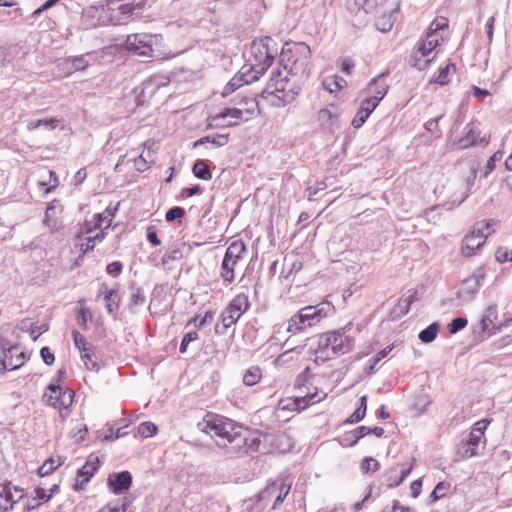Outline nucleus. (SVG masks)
Listing matches in <instances>:
<instances>
[{
  "instance_id": "nucleus-8",
  "label": "nucleus",
  "mask_w": 512,
  "mask_h": 512,
  "mask_svg": "<svg viewBox=\"0 0 512 512\" xmlns=\"http://www.w3.org/2000/svg\"><path fill=\"white\" fill-rule=\"evenodd\" d=\"M74 393L70 389L62 390L56 384L51 383L43 394V400L54 408H67L72 404Z\"/></svg>"
},
{
  "instance_id": "nucleus-42",
  "label": "nucleus",
  "mask_w": 512,
  "mask_h": 512,
  "mask_svg": "<svg viewBox=\"0 0 512 512\" xmlns=\"http://www.w3.org/2000/svg\"><path fill=\"white\" fill-rule=\"evenodd\" d=\"M58 122L56 118L29 120L27 127L28 130H35L40 126H45L48 130H53L57 127Z\"/></svg>"
},
{
  "instance_id": "nucleus-9",
  "label": "nucleus",
  "mask_w": 512,
  "mask_h": 512,
  "mask_svg": "<svg viewBox=\"0 0 512 512\" xmlns=\"http://www.w3.org/2000/svg\"><path fill=\"white\" fill-rule=\"evenodd\" d=\"M105 7H109V24H125L134 18L130 3H123L121 0H107Z\"/></svg>"
},
{
  "instance_id": "nucleus-40",
  "label": "nucleus",
  "mask_w": 512,
  "mask_h": 512,
  "mask_svg": "<svg viewBox=\"0 0 512 512\" xmlns=\"http://www.w3.org/2000/svg\"><path fill=\"white\" fill-rule=\"evenodd\" d=\"M438 331H439V324L434 322V323L430 324L428 327H426L425 329H423L422 331H420L418 338L423 343H431L437 337Z\"/></svg>"
},
{
  "instance_id": "nucleus-41",
  "label": "nucleus",
  "mask_w": 512,
  "mask_h": 512,
  "mask_svg": "<svg viewBox=\"0 0 512 512\" xmlns=\"http://www.w3.org/2000/svg\"><path fill=\"white\" fill-rule=\"evenodd\" d=\"M237 258H223L222 260V273L221 276L227 282H232L234 279V266L236 265Z\"/></svg>"
},
{
  "instance_id": "nucleus-44",
  "label": "nucleus",
  "mask_w": 512,
  "mask_h": 512,
  "mask_svg": "<svg viewBox=\"0 0 512 512\" xmlns=\"http://www.w3.org/2000/svg\"><path fill=\"white\" fill-rule=\"evenodd\" d=\"M346 85H347L346 80L339 76H334L332 78H326L323 81L324 88L327 89L330 93L336 92V91L342 89Z\"/></svg>"
},
{
  "instance_id": "nucleus-60",
  "label": "nucleus",
  "mask_w": 512,
  "mask_h": 512,
  "mask_svg": "<svg viewBox=\"0 0 512 512\" xmlns=\"http://www.w3.org/2000/svg\"><path fill=\"white\" fill-rule=\"evenodd\" d=\"M184 214H185V211L182 207L175 206V207L170 208L166 212L165 219L168 222H173L175 220H180L184 216Z\"/></svg>"
},
{
  "instance_id": "nucleus-13",
  "label": "nucleus",
  "mask_w": 512,
  "mask_h": 512,
  "mask_svg": "<svg viewBox=\"0 0 512 512\" xmlns=\"http://www.w3.org/2000/svg\"><path fill=\"white\" fill-rule=\"evenodd\" d=\"M484 278L483 268L479 269V274L473 275L469 277L461 283L460 289L457 292V299L460 301V304L463 305L465 303L471 302L478 290L481 286L480 280Z\"/></svg>"
},
{
  "instance_id": "nucleus-54",
  "label": "nucleus",
  "mask_w": 512,
  "mask_h": 512,
  "mask_svg": "<svg viewBox=\"0 0 512 512\" xmlns=\"http://www.w3.org/2000/svg\"><path fill=\"white\" fill-rule=\"evenodd\" d=\"M246 250V246L242 241H234L231 245L226 249L224 256H241V254Z\"/></svg>"
},
{
  "instance_id": "nucleus-5",
  "label": "nucleus",
  "mask_w": 512,
  "mask_h": 512,
  "mask_svg": "<svg viewBox=\"0 0 512 512\" xmlns=\"http://www.w3.org/2000/svg\"><path fill=\"white\" fill-rule=\"evenodd\" d=\"M443 40V37L437 38V36L431 35V33H425V35L418 40L411 54V66L419 71L426 69L437 55L438 51H436V48Z\"/></svg>"
},
{
  "instance_id": "nucleus-61",
  "label": "nucleus",
  "mask_w": 512,
  "mask_h": 512,
  "mask_svg": "<svg viewBox=\"0 0 512 512\" xmlns=\"http://www.w3.org/2000/svg\"><path fill=\"white\" fill-rule=\"evenodd\" d=\"M379 467V462L371 457L365 458L361 464V469L364 473H369L370 471L375 472Z\"/></svg>"
},
{
  "instance_id": "nucleus-21",
  "label": "nucleus",
  "mask_w": 512,
  "mask_h": 512,
  "mask_svg": "<svg viewBox=\"0 0 512 512\" xmlns=\"http://www.w3.org/2000/svg\"><path fill=\"white\" fill-rule=\"evenodd\" d=\"M424 291L425 287L423 285H420L413 290H409V295L407 297H402L399 300V303L397 305V307H399L400 309V311L398 312V316L406 315L410 310L411 304L416 301H419L422 298Z\"/></svg>"
},
{
  "instance_id": "nucleus-19",
  "label": "nucleus",
  "mask_w": 512,
  "mask_h": 512,
  "mask_svg": "<svg viewBox=\"0 0 512 512\" xmlns=\"http://www.w3.org/2000/svg\"><path fill=\"white\" fill-rule=\"evenodd\" d=\"M295 260L296 258H277L270 267V273L272 275L279 273V278L290 279L293 276Z\"/></svg>"
},
{
  "instance_id": "nucleus-36",
  "label": "nucleus",
  "mask_w": 512,
  "mask_h": 512,
  "mask_svg": "<svg viewBox=\"0 0 512 512\" xmlns=\"http://www.w3.org/2000/svg\"><path fill=\"white\" fill-rule=\"evenodd\" d=\"M193 174L202 180H210L212 173L204 160H197L192 167Z\"/></svg>"
},
{
  "instance_id": "nucleus-15",
  "label": "nucleus",
  "mask_w": 512,
  "mask_h": 512,
  "mask_svg": "<svg viewBox=\"0 0 512 512\" xmlns=\"http://www.w3.org/2000/svg\"><path fill=\"white\" fill-rule=\"evenodd\" d=\"M100 466V460L97 456L91 454L86 463L77 471L76 483L74 485L75 490L83 489L84 486L90 481L94 473Z\"/></svg>"
},
{
  "instance_id": "nucleus-12",
  "label": "nucleus",
  "mask_w": 512,
  "mask_h": 512,
  "mask_svg": "<svg viewBox=\"0 0 512 512\" xmlns=\"http://www.w3.org/2000/svg\"><path fill=\"white\" fill-rule=\"evenodd\" d=\"M153 36L145 33L129 35L127 49L140 56H150L153 52Z\"/></svg>"
},
{
  "instance_id": "nucleus-50",
  "label": "nucleus",
  "mask_w": 512,
  "mask_h": 512,
  "mask_svg": "<svg viewBox=\"0 0 512 512\" xmlns=\"http://www.w3.org/2000/svg\"><path fill=\"white\" fill-rule=\"evenodd\" d=\"M394 23L393 15L379 17L375 22V27L381 32H388L391 30Z\"/></svg>"
},
{
  "instance_id": "nucleus-64",
  "label": "nucleus",
  "mask_w": 512,
  "mask_h": 512,
  "mask_svg": "<svg viewBox=\"0 0 512 512\" xmlns=\"http://www.w3.org/2000/svg\"><path fill=\"white\" fill-rule=\"evenodd\" d=\"M368 117L369 116L366 114V112H363L362 110L359 109L356 116L353 118L351 124L354 128H360L368 119Z\"/></svg>"
},
{
  "instance_id": "nucleus-22",
  "label": "nucleus",
  "mask_w": 512,
  "mask_h": 512,
  "mask_svg": "<svg viewBox=\"0 0 512 512\" xmlns=\"http://www.w3.org/2000/svg\"><path fill=\"white\" fill-rule=\"evenodd\" d=\"M100 294L104 295L105 307L107 312L115 318L120 300L118 290H108L107 285L102 284L100 287Z\"/></svg>"
},
{
  "instance_id": "nucleus-53",
  "label": "nucleus",
  "mask_w": 512,
  "mask_h": 512,
  "mask_svg": "<svg viewBox=\"0 0 512 512\" xmlns=\"http://www.w3.org/2000/svg\"><path fill=\"white\" fill-rule=\"evenodd\" d=\"M214 313L212 311H207L202 318L199 315L193 317L188 324H194L197 328H202L205 325L211 323L213 321Z\"/></svg>"
},
{
  "instance_id": "nucleus-57",
  "label": "nucleus",
  "mask_w": 512,
  "mask_h": 512,
  "mask_svg": "<svg viewBox=\"0 0 512 512\" xmlns=\"http://www.w3.org/2000/svg\"><path fill=\"white\" fill-rule=\"evenodd\" d=\"M73 340L75 346L80 350V353L84 352L88 347H93L88 344L86 338L77 330L72 331Z\"/></svg>"
},
{
  "instance_id": "nucleus-6",
  "label": "nucleus",
  "mask_w": 512,
  "mask_h": 512,
  "mask_svg": "<svg viewBox=\"0 0 512 512\" xmlns=\"http://www.w3.org/2000/svg\"><path fill=\"white\" fill-rule=\"evenodd\" d=\"M489 423V420L478 421L468 434L463 435L457 445V454L461 458H472L479 454L480 449H484L486 444L484 433Z\"/></svg>"
},
{
  "instance_id": "nucleus-49",
  "label": "nucleus",
  "mask_w": 512,
  "mask_h": 512,
  "mask_svg": "<svg viewBox=\"0 0 512 512\" xmlns=\"http://www.w3.org/2000/svg\"><path fill=\"white\" fill-rule=\"evenodd\" d=\"M450 488V483L446 481L439 482L430 494L432 502H435L445 496Z\"/></svg>"
},
{
  "instance_id": "nucleus-62",
  "label": "nucleus",
  "mask_w": 512,
  "mask_h": 512,
  "mask_svg": "<svg viewBox=\"0 0 512 512\" xmlns=\"http://www.w3.org/2000/svg\"><path fill=\"white\" fill-rule=\"evenodd\" d=\"M197 338H198V333L196 331H191V332L186 333L182 338L179 351L181 353H185L187 351L188 345L191 342L195 341Z\"/></svg>"
},
{
  "instance_id": "nucleus-2",
  "label": "nucleus",
  "mask_w": 512,
  "mask_h": 512,
  "mask_svg": "<svg viewBox=\"0 0 512 512\" xmlns=\"http://www.w3.org/2000/svg\"><path fill=\"white\" fill-rule=\"evenodd\" d=\"M199 428L215 437V443L219 448L225 449L228 453H238L243 449L244 436L247 428L228 418H213L198 424Z\"/></svg>"
},
{
  "instance_id": "nucleus-46",
  "label": "nucleus",
  "mask_w": 512,
  "mask_h": 512,
  "mask_svg": "<svg viewBox=\"0 0 512 512\" xmlns=\"http://www.w3.org/2000/svg\"><path fill=\"white\" fill-rule=\"evenodd\" d=\"M338 119V114L333 113L329 109H321L318 111L317 120L322 126L333 125Z\"/></svg>"
},
{
  "instance_id": "nucleus-34",
  "label": "nucleus",
  "mask_w": 512,
  "mask_h": 512,
  "mask_svg": "<svg viewBox=\"0 0 512 512\" xmlns=\"http://www.w3.org/2000/svg\"><path fill=\"white\" fill-rule=\"evenodd\" d=\"M238 107L243 110V114L246 113L248 115H253L255 111L258 109V102L255 96H243L239 101L235 102Z\"/></svg>"
},
{
  "instance_id": "nucleus-33",
  "label": "nucleus",
  "mask_w": 512,
  "mask_h": 512,
  "mask_svg": "<svg viewBox=\"0 0 512 512\" xmlns=\"http://www.w3.org/2000/svg\"><path fill=\"white\" fill-rule=\"evenodd\" d=\"M81 359L84 362L87 369L92 371H98L100 364L97 357L94 354V348L88 347L84 352L81 353Z\"/></svg>"
},
{
  "instance_id": "nucleus-59",
  "label": "nucleus",
  "mask_w": 512,
  "mask_h": 512,
  "mask_svg": "<svg viewBox=\"0 0 512 512\" xmlns=\"http://www.w3.org/2000/svg\"><path fill=\"white\" fill-rule=\"evenodd\" d=\"M467 319L463 317L454 318L448 325V330L451 334H455L466 327Z\"/></svg>"
},
{
  "instance_id": "nucleus-31",
  "label": "nucleus",
  "mask_w": 512,
  "mask_h": 512,
  "mask_svg": "<svg viewBox=\"0 0 512 512\" xmlns=\"http://www.w3.org/2000/svg\"><path fill=\"white\" fill-rule=\"evenodd\" d=\"M250 81V79L246 78L245 74L235 75L225 86L222 95L225 97L242 87L244 84H249Z\"/></svg>"
},
{
  "instance_id": "nucleus-14",
  "label": "nucleus",
  "mask_w": 512,
  "mask_h": 512,
  "mask_svg": "<svg viewBox=\"0 0 512 512\" xmlns=\"http://www.w3.org/2000/svg\"><path fill=\"white\" fill-rule=\"evenodd\" d=\"M497 306L496 304L489 305L482 318L481 321L473 327V335L476 341L481 342L486 337V332L490 335V326L493 325L494 321L497 319Z\"/></svg>"
},
{
  "instance_id": "nucleus-18",
  "label": "nucleus",
  "mask_w": 512,
  "mask_h": 512,
  "mask_svg": "<svg viewBox=\"0 0 512 512\" xmlns=\"http://www.w3.org/2000/svg\"><path fill=\"white\" fill-rule=\"evenodd\" d=\"M483 236H480L474 229L467 234L462 241L463 256H472L485 244Z\"/></svg>"
},
{
  "instance_id": "nucleus-29",
  "label": "nucleus",
  "mask_w": 512,
  "mask_h": 512,
  "mask_svg": "<svg viewBox=\"0 0 512 512\" xmlns=\"http://www.w3.org/2000/svg\"><path fill=\"white\" fill-rule=\"evenodd\" d=\"M11 328L10 325H4L0 327V351L4 353H12L17 352L18 345H12L10 340L7 338L8 333H10Z\"/></svg>"
},
{
  "instance_id": "nucleus-37",
  "label": "nucleus",
  "mask_w": 512,
  "mask_h": 512,
  "mask_svg": "<svg viewBox=\"0 0 512 512\" xmlns=\"http://www.w3.org/2000/svg\"><path fill=\"white\" fill-rule=\"evenodd\" d=\"M448 27V20L444 17H440L435 19L427 28L426 33H431V35L439 37H443V33L445 28Z\"/></svg>"
},
{
  "instance_id": "nucleus-10",
  "label": "nucleus",
  "mask_w": 512,
  "mask_h": 512,
  "mask_svg": "<svg viewBox=\"0 0 512 512\" xmlns=\"http://www.w3.org/2000/svg\"><path fill=\"white\" fill-rule=\"evenodd\" d=\"M242 120H248V117L243 118V110L240 108H225L223 111L211 117L208 124L209 128H219L226 126H236Z\"/></svg>"
},
{
  "instance_id": "nucleus-28",
  "label": "nucleus",
  "mask_w": 512,
  "mask_h": 512,
  "mask_svg": "<svg viewBox=\"0 0 512 512\" xmlns=\"http://www.w3.org/2000/svg\"><path fill=\"white\" fill-rule=\"evenodd\" d=\"M206 143H210L214 147H222L228 143V135L216 134L213 136H205L193 143V148H197Z\"/></svg>"
},
{
  "instance_id": "nucleus-4",
  "label": "nucleus",
  "mask_w": 512,
  "mask_h": 512,
  "mask_svg": "<svg viewBox=\"0 0 512 512\" xmlns=\"http://www.w3.org/2000/svg\"><path fill=\"white\" fill-rule=\"evenodd\" d=\"M443 40V37L437 38V36L431 35V33H425V35L418 40L411 54V66L419 71L426 69L437 55L438 51H436V48Z\"/></svg>"
},
{
  "instance_id": "nucleus-35",
  "label": "nucleus",
  "mask_w": 512,
  "mask_h": 512,
  "mask_svg": "<svg viewBox=\"0 0 512 512\" xmlns=\"http://www.w3.org/2000/svg\"><path fill=\"white\" fill-rule=\"evenodd\" d=\"M87 234L88 236L85 238V243L80 244L83 254H86L94 248L96 240L101 241L104 238L102 232H97L92 230V228L88 229Z\"/></svg>"
},
{
  "instance_id": "nucleus-27",
  "label": "nucleus",
  "mask_w": 512,
  "mask_h": 512,
  "mask_svg": "<svg viewBox=\"0 0 512 512\" xmlns=\"http://www.w3.org/2000/svg\"><path fill=\"white\" fill-rule=\"evenodd\" d=\"M245 440L243 443V449L245 451H258L261 444V434L258 431H251L247 429V433H242Z\"/></svg>"
},
{
  "instance_id": "nucleus-7",
  "label": "nucleus",
  "mask_w": 512,
  "mask_h": 512,
  "mask_svg": "<svg viewBox=\"0 0 512 512\" xmlns=\"http://www.w3.org/2000/svg\"><path fill=\"white\" fill-rule=\"evenodd\" d=\"M249 308V301L248 297L240 293L236 295L232 301L229 303V305L224 309V311L221 313V323L222 327L220 328L219 325H216L215 331L218 334H224L225 331L234 325L241 315L247 311Z\"/></svg>"
},
{
  "instance_id": "nucleus-30",
  "label": "nucleus",
  "mask_w": 512,
  "mask_h": 512,
  "mask_svg": "<svg viewBox=\"0 0 512 512\" xmlns=\"http://www.w3.org/2000/svg\"><path fill=\"white\" fill-rule=\"evenodd\" d=\"M498 225V221L489 219L477 222L473 229L480 235L483 236L486 242L487 237L495 231V227Z\"/></svg>"
},
{
  "instance_id": "nucleus-26",
  "label": "nucleus",
  "mask_w": 512,
  "mask_h": 512,
  "mask_svg": "<svg viewBox=\"0 0 512 512\" xmlns=\"http://www.w3.org/2000/svg\"><path fill=\"white\" fill-rule=\"evenodd\" d=\"M386 76V73H381L377 77L373 78L369 84L368 88L371 89L372 87L375 88L373 94L371 95L373 98H379V102L384 98V96L388 92L389 86L381 80Z\"/></svg>"
},
{
  "instance_id": "nucleus-45",
  "label": "nucleus",
  "mask_w": 512,
  "mask_h": 512,
  "mask_svg": "<svg viewBox=\"0 0 512 512\" xmlns=\"http://www.w3.org/2000/svg\"><path fill=\"white\" fill-rule=\"evenodd\" d=\"M156 0H133L130 2L134 17H140L144 12L152 7Z\"/></svg>"
},
{
  "instance_id": "nucleus-3",
  "label": "nucleus",
  "mask_w": 512,
  "mask_h": 512,
  "mask_svg": "<svg viewBox=\"0 0 512 512\" xmlns=\"http://www.w3.org/2000/svg\"><path fill=\"white\" fill-rule=\"evenodd\" d=\"M334 311V305L327 300L315 306H306L290 318L287 330L293 333L302 331L306 327L318 323L322 318L333 314Z\"/></svg>"
},
{
  "instance_id": "nucleus-1",
  "label": "nucleus",
  "mask_w": 512,
  "mask_h": 512,
  "mask_svg": "<svg viewBox=\"0 0 512 512\" xmlns=\"http://www.w3.org/2000/svg\"><path fill=\"white\" fill-rule=\"evenodd\" d=\"M311 57L310 47L304 42L293 44L291 49L282 51L281 61L286 62L283 71H272L267 87L262 90L261 97L267 99L273 97L272 104L277 107L285 106L296 98L299 89L288 87V76L302 77L309 66Z\"/></svg>"
},
{
  "instance_id": "nucleus-11",
  "label": "nucleus",
  "mask_w": 512,
  "mask_h": 512,
  "mask_svg": "<svg viewBox=\"0 0 512 512\" xmlns=\"http://www.w3.org/2000/svg\"><path fill=\"white\" fill-rule=\"evenodd\" d=\"M109 7L105 3L87 7L82 13V20L86 27H97L109 24Z\"/></svg>"
},
{
  "instance_id": "nucleus-39",
  "label": "nucleus",
  "mask_w": 512,
  "mask_h": 512,
  "mask_svg": "<svg viewBox=\"0 0 512 512\" xmlns=\"http://www.w3.org/2000/svg\"><path fill=\"white\" fill-rule=\"evenodd\" d=\"M456 66L454 63H448L445 67L439 70L438 75L433 80L434 83L439 85H446L450 81V75L455 73Z\"/></svg>"
},
{
  "instance_id": "nucleus-43",
  "label": "nucleus",
  "mask_w": 512,
  "mask_h": 512,
  "mask_svg": "<svg viewBox=\"0 0 512 512\" xmlns=\"http://www.w3.org/2000/svg\"><path fill=\"white\" fill-rule=\"evenodd\" d=\"M23 357L21 354L15 359V361H7L6 354L0 351V372L5 370H15L23 365Z\"/></svg>"
},
{
  "instance_id": "nucleus-24",
  "label": "nucleus",
  "mask_w": 512,
  "mask_h": 512,
  "mask_svg": "<svg viewBox=\"0 0 512 512\" xmlns=\"http://www.w3.org/2000/svg\"><path fill=\"white\" fill-rule=\"evenodd\" d=\"M113 216L112 211L109 209H105L102 213L96 214L94 216L92 230L104 234V231L111 226Z\"/></svg>"
},
{
  "instance_id": "nucleus-17",
  "label": "nucleus",
  "mask_w": 512,
  "mask_h": 512,
  "mask_svg": "<svg viewBox=\"0 0 512 512\" xmlns=\"http://www.w3.org/2000/svg\"><path fill=\"white\" fill-rule=\"evenodd\" d=\"M107 484L114 494H121L131 487L132 476L129 471L115 473L108 477Z\"/></svg>"
},
{
  "instance_id": "nucleus-56",
  "label": "nucleus",
  "mask_w": 512,
  "mask_h": 512,
  "mask_svg": "<svg viewBox=\"0 0 512 512\" xmlns=\"http://www.w3.org/2000/svg\"><path fill=\"white\" fill-rule=\"evenodd\" d=\"M379 103V98H373L372 96H369L362 101L360 110L366 112V114L370 116V114L376 109Z\"/></svg>"
},
{
  "instance_id": "nucleus-63",
  "label": "nucleus",
  "mask_w": 512,
  "mask_h": 512,
  "mask_svg": "<svg viewBox=\"0 0 512 512\" xmlns=\"http://www.w3.org/2000/svg\"><path fill=\"white\" fill-rule=\"evenodd\" d=\"M502 152L501 151H497L495 152L487 161L486 163V174L492 172L495 168V164L496 162L500 161L502 159Z\"/></svg>"
},
{
  "instance_id": "nucleus-48",
  "label": "nucleus",
  "mask_w": 512,
  "mask_h": 512,
  "mask_svg": "<svg viewBox=\"0 0 512 512\" xmlns=\"http://www.w3.org/2000/svg\"><path fill=\"white\" fill-rule=\"evenodd\" d=\"M131 289L133 292L130 297L128 307L130 311L133 312L135 307L142 306L145 303V296L139 288L132 286Z\"/></svg>"
},
{
  "instance_id": "nucleus-32",
  "label": "nucleus",
  "mask_w": 512,
  "mask_h": 512,
  "mask_svg": "<svg viewBox=\"0 0 512 512\" xmlns=\"http://www.w3.org/2000/svg\"><path fill=\"white\" fill-rule=\"evenodd\" d=\"M336 342V331L323 334L319 338L318 350L323 353L331 348L332 354L334 355V346L336 345Z\"/></svg>"
},
{
  "instance_id": "nucleus-20",
  "label": "nucleus",
  "mask_w": 512,
  "mask_h": 512,
  "mask_svg": "<svg viewBox=\"0 0 512 512\" xmlns=\"http://www.w3.org/2000/svg\"><path fill=\"white\" fill-rule=\"evenodd\" d=\"M485 137H480V131L470 122L465 127V136L457 142L459 149H466L478 143L484 142Z\"/></svg>"
},
{
  "instance_id": "nucleus-51",
  "label": "nucleus",
  "mask_w": 512,
  "mask_h": 512,
  "mask_svg": "<svg viewBox=\"0 0 512 512\" xmlns=\"http://www.w3.org/2000/svg\"><path fill=\"white\" fill-rule=\"evenodd\" d=\"M130 503L131 501L128 500L127 497H124L122 499H118L114 503H109L108 505H106V507L107 510H109V512H125L129 507Z\"/></svg>"
},
{
  "instance_id": "nucleus-16",
  "label": "nucleus",
  "mask_w": 512,
  "mask_h": 512,
  "mask_svg": "<svg viewBox=\"0 0 512 512\" xmlns=\"http://www.w3.org/2000/svg\"><path fill=\"white\" fill-rule=\"evenodd\" d=\"M0 498L9 503V506L3 507V512H7L23 498V489L7 481L0 484Z\"/></svg>"
},
{
  "instance_id": "nucleus-47",
  "label": "nucleus",
  "mask_w": 512,
  "mask_h": 512,
  "mask_svg": "<svg viewBox=\"0 0 512 512\" xmlns=\"http://www.w3.org/2000/svg\"><path fill=\"white\" fill-rule=\"evenodd\" d=\"M261 379V370L258 367H251L243 375V382L247 386L257 384Z\"/></svg>"
},
{
  "instance_id": "nucleus-23",
  "label": "nucleus",
  "mask_w": 512,
  "mask_h": 512,
  "mask_svg": "<svg viewBox=\"0 0 512 512\" xmlns=\"http://www.w3.org/2000/svg\"><path fill=\"white\" fill-rule=\"evenodd\" d=\"M336 337L337 342L336 345L334 346L333 356L346 354L353 349L354 340L351 337L346 336L344 333L340 331H336Z\"/></svg>"
},
{
  "instance_id": "nucleus-58",
  "label": "nucleus",
  "mask_w": 512,
  "mask_h": 512,
  "mask_svg": "<svg viewBox=\"0 0 512 512\" xmlns=\"http://www.w3.org/2000/svg\"><path fill=\"white\" fill-rule=\"evenodd\" d=\"M61 463H58L57 465H55V460L53 458H49L48 460H46L42 466H40L38 468V474L43 477V476H47L49 475L50 473H52L56 468L57 466H59Z\"/></svg>"
},
{
  "instance_id": "nucleus-25",
  "label": "nucleus",
  "mask_w": 512,
  "mask_h": 512,
  "mask_svg": "<svg viewBox=\"0 0 512 512\" xmlns=\"http://www.w3.org/2000/svg\"><path fill=\"white\" fill-rule=\"evenodd\" d=\"M63 65L68 70V73H72L74 71L84 70L89 66V61L86 59L85 55L68 57L63 61Z\"/></svg>"
},
{
  "instance_id": "nucleus-38",
  "label": "nucleus",
  "mask_w": 512,
  "mask_h": 512,
  "mask_svg": "<svg viewBox=\"0 0 512 512\" xmlns=\"http://www.w3.org/2000/svg\"><path fill=\"white\" fill-rule=\"evenodd\" d=\"M367 410V396L363 395L360 398L359 407L350 415L346 420L347 423L353 424L360 422L366 415Z\"/></svg>"
},
{
  "instance_id": "nucleus-52",
  "label": "nucleus",
  "mask_w": 512,
  "mask_h": 512,
  "mask_svg": "<svg viewBox=\"0 0 512 512\" xmlns=\"http://www.w3.org/2000/svg\"><path fill=\"white\" fill-rule=\"evenodd\" d=\"M157 430V426L150 421L143 422L138 427V433L145 438L155 435Z\"/></svg>"
},
{
  "instance_id": "nucleus-55",
  "label": "nucleus",
  "mask_w": 512,
  "mask_h": 512,
  "mask_svg": "<svg viewBox=\"0 0 512 512\" xmlns=\"http://www.w3.org/2000/svg\"><path fill=\"white\" fill-rule=\"evenodd\" d=\"M290 489H291V484H286L285 482H282L279 486V494L278 496L276 497L275 501H274V504H273V509H276L278 506H280L285 498L287 497V495L289 494L290 492Z\"/></svg>"
}]
</instances>
